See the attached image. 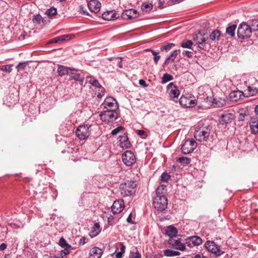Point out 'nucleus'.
Listing matches in <instances>:
<instances>
[{"instance_id": "1", "label": "nucleus", "mask_w": 258, "mask_h": 258, "mask_svg": "<svg viewBox=\"0 0 258 258\" xmlns=\"http://www.w3.org/2000/svg\"><path fill=\"white\" fill-rule=\"evenodd\" d=\"M212 126L204 125L199 123L195 128L194 133L195 138L199 142H207L210 139Z\"/></svg>"}, {"instance_id": "2", "label": "nucleus", "mask_w": 258, "mask_h": 258, "mask_svg": "<svg viewBox=\"0 0 258 258\" xmlns=\"http://www.w3.org/2000/svg\"><path fill=\"white\" fill-rule=\"evenodd\" d=\"M136 183L134 181H127L120 186V190L123 197L130 196L136 191Z\"/></svg>"}, {"instance_id": "3", "label": "nucleus", "mask_w": 258, "mask_h": 258, "mask_svg": "<svg viewBox=\"0 0 258 258\" xmlns=\"http://www.w3.org/2000/svg\"><path fill=\"white\" fill-rule=\"evenodd\" d=\"M167 199L165 196L154 197L153 204L154 208L158 211H164L167 208Z\"/></svg>"}, {"instance_id": "4", "label": "nucleus", "mask_w": 258, "mask_h": 258, "mask_svg": "<svg viewBox=\"0 0 258 258\" xmlns=\"http://www.w3.org/2000/svg\"><path fill=\"white\" fill-rule=\"evenodd\" d=\"M251 32L249 25L245 23H242L239 26L237 34L239 38L245 39L250 36Z\"/></svg>"}, {"instance_id": "5", "label": "nucleus", "mask_w": 258, "mask_h": 258, "mask_svg": "<svg viewBox=\"0 0 258 258\" xmlns=\"http://www.w3.org/2000/svg\"><path fill=\"white\" fill-rule=\"evenodd\" d=\"M116 110L106 109L100 114V119L103 121L110 122L114 121L117 118Z\"/></svg>"}, {"instance_id": "6", "label": "nucleus", "mask_w": 258, "mask_h": 258, "mask_svg": "<svg viewBox=\"0 0 258 258\" xmlns=\"http://www.w3.org/2000/svg\"><path fill=\"white\" fill-rule=\"evenodd\" d=\"M197 147V143L193 139L186 140L182 145L181 150L184 154L191 153Z\"/></svg>"}, {"instance_id": "7", "label": "nucleus", "mask_w": 258, "mask_h": 258, "mask_svg": "<svg viewBox=\"0 0 258 258\" xmlns=\"http://www.w3.org/2000/svg\"><path fill=\"white\" fill-rule=\"evenodd\" d=\"M205 246L209 251L213 253L216 257L223 253V251L220 249L219 246L217 245L214 241H206L205 244Z\"/></svg>"}, {"instance_id": "8", "label": "nucleus", "mask_w": 258, "mask_h": 258, "mask_svg": "<svg viewBox=\"0 0 258 258\" xmlns=\"http://www.w3.org/2000/svg\"><path fill=\"white\" fill-rule=\"evenodd\" d=\"M87 124L80 125L76 131V134L80 140H85L90 136L89 127Z\"/></svg>"}, {"instance_id": "9", "label": "nucleus", "mask_w": 258, "mask_h": 258, "mask_svg": "<svg viewBox=\"0 0 258 258\" xmlns=\"http://www.w3.org/2000/svg\"><path fill=\"white\" fill-rule=\"evenodd\" d=\"M179 103L181 105L186 108L193 107L197 104L196 100L193 96H186L184 95H182L180 97Z\"/></svg>"}, {"instance_id": "10", "label": "nucleus", "mask_w": 258, "mask_h": 258, "mask_svg": "<svg viewBox=\"0 0 258 258\" xmlns=\"http://www.w3.org/2000/svg\"><path fill=\"white\" fill-rule=\"evenodd\" d=\"M168 243L173 248L183 251L185 249V244L181 242V239L177 236L170 238Z\"/></svg>"}, {"instance_id": "11", "label": "nucleus", "mask_w": 258, "mask_h": 258, "mask_svg": "<svg viewBox=\"0 0 258 258\" xmlns=\"http://www.w3.org/2000/svg\"><path fill=\"white\" fill-rule=\"evenodd\" d=\"M123 162L126 166H130L136 162V158L134 153L131 151H126L122 155Z\"/></svg>"}, {"instance_id": "12", "label": "nucleus", "mask_w": 258, "mask_h": 258, "mask_svg": "<svg viewBox=\"0 0 258 258\" xmlns=\"http://www.w3.org/2000/svg\"><path fill=\"white\" fill-rule=\"evenodd\" d=\"M102 105L104 108L107 110H116L118 108V105L116 100L111 97L106 98Z\"/></svg>"}, {"instance_id": "13", "label": "nucleus", "mask_w": 258, "mask_h": 258, "mask_svg": "<svg viewBox=\"0 0 258 258\" xmlns=\"http://www.w3.org/2000/svg\"><path fill=\"white\" fill-rule=\"evenodd\" d=\"M234 118V115L232 113L226 112L220 115V123L221 125H227L232 122Z\"/></svg>"}, {"instance_id": "14", "label": "nucleus", "mask_w": 258, "mask_h": 258, "mask_svg": "<svg viewBox=\"0 0 258 258\" xmlns=\"http://www.w3.org/2000/svg\"><path fill=\"white\" fill-rule=\"evenodd\" d=\"M139 14L138 11L135 9L126 10L123 12L121 17L124 20H131L138 18Z\"/></svg>"}, {"instance_id": "15", "label": "nucleus", "mask_w": 258, "mask_h": 258, "mask_svg": "<svg viewBox=\"0 0 258 258\" xmlns=\"http://www.w3.org/2000/svg\"><path fill=\"white\" fill-rule=\"evenodd\" d=\"M88 2V7L90 11L97 13L100 10L101 3L97 0H86Z\"/></svg>"}, {"instance_id": "16", "label": "nucleus", "mask_w": 258, "mask_h": 258, "mask_svg": "<svg viewBox=\"0 0 258 258\" xmlns=\"http://www.w3.org/2000/svg\"><path fill=\"white\" fill-rule=\"evenodd\" d=\"M69 76L71 78L77 81H79L80 83H83L85 79V76L82 73H78V70H76L74 68H72L71 70V72L69 74Z\"/></svg>"}, {"instance_id": "17", "label": "nucleus", "mask_w": 258, "mask_h": 258, "mask_svg": "<svg viewBox=\"0 0 258 258\" xmlns=\"http://www.w3.org/2000/svg\"><path fill=\"white\" fill-rule=\"evenodd\" d=\"M124 202L122 200H118L114 202L112 207L111 210L114 214L120 213L124 208Z\"/></svg>"}, {"instance_id": "18", "label": "nucleus", "mask_w": 258, "mask_h": 258, "mask_svg": "<svg viewBox=\"0 0 258 258\" xmlns=\"http://www.w3.org/2000/svg\"><path fill=\"white\" fill-rule=\"evenodd\" d=\"M167 92L171 98H177L179 95L177 87L173 83H170L167 87Z\"/></svg>"}, {"instance_id": "19", "label": "nucleus", "mask_w": 258, "mask_h": 258, "mask_svg": "<svg viewBox=\"0 0 258 258\" xmlns=\"http://www.w3.org/2000/svg\"><path fill=\"white\" fill-rule=\"evenodd\" d=\"M194 40L199 44V47L200 48H202L204 43H205L208 39L207 35L205 33H202L199 32V35H196L194 36Z\"/></svg>"}, {"instance_id": "20", "label": "nucleus", "mask_w": 258, "mask_h": 258, "mask_svg": "<svg viewBox=\"0 0 258 258\" xmlns=\"http://www.w3.org/2000/svg\"><path fill=\"white\" fill-rule=\"evenodd\" d=\"M118 17L119 14L116 13L113 11L105 12L102 15V19L107 21L114 20Z\"/></svg>"}, {"instance_id": "21", "label": "nucleus", "mask_w": 258, "mask_h": 258, "mask_svg": "<svg viewBox=\"0 0 258 258\" xmlns=\"http://www.w3.org/2000/svg\"><path fill=\"white\" fill-rule=\"evenodd\" d=\"M243 96H245V93L241 91H234L229 94V98L231 101L237 102L239 100L241 99Z\"/></svg>"}, {"instance_id": "22", "label": "nucleus", "mask_w": 258, "mask_h": 258, "mask_svg": "<svg viewBox=\"0 0 258 258\" xmlns=\"http://www.w3.org/2000/svg\"><path fill=\"white\" fill-rule=\"evenodd\" d=\"M103 253L102 249L94 247L90 250L89 258H101Z\"/></svg>"}, {"instance_id": "23", "label": "nucleus", "mask_w": 258, "mask_h": 258, "mask_svg": "<svg viewBox=\"0 0 258 258\" xmlns=\"http://www.w3.org/2000/svg\"><path fill=\"white\" fill-rule=\"evenodd\" d=\"M119 138V145L121 148L128 149L130 147L131 144L128 141V139L126 135L124 134L123 136H120Z\"/></svg>"}, {"instance_id": "24", "label": "nucleus", "mask_w": 258, "mask_h": 258, "mask_svg": "<svg viewBox=\"0 0 258 258\" xmlns=\"http://www.w3.org/2000/svg\"><path fill=\"white\" fill-rule=\"evenodd\" d=\"M202 242V239L200 237L197 236L190 237L186 239V243L189 245L192 244L194 246H198L201 244Z\"/></svg>"}, {"instance_id": "25", "label": "nucleus", "mask_w": 258, "mask_h": 258, "mask_svg": "<svg viewBox=\"0 0 258 258\" xmlns=\"http://www.w3.org/2000/svg\"><path fill=\"white\" fill-rule=\"evenodd\" d=\"M250 126L252 133L254 134L258 133V118L257 117L251 118Z\"/></svg>"}, {"instance_id": "26", "label": "nucleus", "mask_w": 258, "mask_h": 258, "mask_svg": "<svg viewBox=\"0 0 258 258\" xmlns=\"http://www.w3.org/2000/svg\"><path fill=\"white\" fill-rule=\"evenodd\" d=\"M165 234L169 236L170 238L174 237L176 236L177 230L175 227L170 225L166 228Z\"/></svg>"}, {"instance_id": "27", "label": "nucleus", "mask_w": 258, "mask_h": 258, "mask_svg": "<svg viewBox=\"0 0 258 258\" xmlns=\"http://www.w3.org/2000/svg\"><path fill=\"white\" fill-rule=\"evenodd\" d=\"M180 52V49L174 50L171 51L169 55L166 58L164 63H169L173 62L176 57L177 53Z\"/></svg>"}, {"instance_id": "28", "label": "nucleus", "mask_w": 258, "mask_h": 258, "mask_svg": "<svg viewBox=\"0 0 258 258\" xmlns=\"http://www.w3.org/2000/svg\"><path fill=\"white\" fill-rule=\"evenodd\" d=\"M72 68L66 67L62 65H59L57 69V73L60 76H63L65 75L69 76V74L71 72Z\"/></svg>"}, {"instance_id": "29", "label": "nucleus", "mask_w": 258, "mask_h": 258, "mask_svg": "<svg viewBox=\"0 0 258 258\" xmlns=\"http://www.w3.org/2000/svg\"><path fill=\"white\" fill-rule=\"evenodd\" d=\"M213 104L216 107H222L226 104V101L221 97H215L212 101Z\"/></svg>"}, {"instance_id": "30", "label": "nucleus", "mask_w": 258, "mask_h": 258, "mask_svg": "<svg viewBox=\"0 0 258 258\" xmlns=\"http://www.w3.org/2000/svg\"><path fill=\"white\" fill-rule=\"evenodd\" d=\"M100 231L101 229L99 224L95 223L91 230L90 235L91 237H95L99 234Z\"/></svg>"}, {"instance_id": "31", "label": "nucleus", "mask_w": 258, "mask_h": 258, "mask_svg": "<svg viewBox=\"0 0 258 258\" xmlns=\"http://www.w3.org/2000/svg\"><path fill=\"white\" fill-rule=\"evenodd\" d=\"M245 92V96L248 97L255 95L257 93L258 90L255 88H252L250 86H248Z\"/></svg>"}, {"instance_id": "32", "label": "nucleus", "mask_w": 258, "mask_h": 258, "mask_svg": "<svg viewBox=\"0 0 258 258\" xmlns=\"http://www.w3.org/2000/svg\"><path fill=\"white\" fill-rule=\"evenodd\" d=\"M193 45L192 42L188 39L183 40L180 44V45L182 47L184 48L191 49L192 46Z\"/></svg>"}, {"instance_id": "33", "label": "nucleus", "mask_w": 258, "mask_h": 258, "mask_svg": "<svg viewBox=\"0 0 258 258\" xmlns=\"http://www.w3.org/2000/svg\"><path fill=\"white\" fill-rule=\"evenodd\" d=\"M236 28V25L232 24L229 25L226 30V33L230 36H233L235 35V31Z\"/></svg>"}, {"instance_id": "34", "label": "nucleus", "mask_w": 258, "mask_h": 258, "mask_svg": "<svg viewBox=\"0 0 258 258\" xmlns=\"http://www.w3.org/2000/svg\"><path fill=\"white\" fill-rule=\"evenodd\" d=\"M251 31H258V19L252 20L249 22V25Z\"/></svg>"}, {"instance_id": "35", "label": "nucleus", "mask_w": 258, "mask_h": 258, "mask_svg": "<svg viewBox=\"0 0 258 258\" xmlns=\"http://www.w3.org/2000/svg\"><path fill=\"white\" fill-rule=\"evenodd\" d=\"M166 187L163 185L159 186L156 190V196L155 197H159L160 196H165V188Z\"/></svg>"}, {"instance_id": "36", "label": "nucleus", "mask_w": 258, "mask_h": 258, "mask_svg": "<svg viewBox=\"0 0 258 258\" xmlns=\"http://www.w3.org/2000/svg\"><path fill=\"white\" fill-rule=\"evenodd\" d=\"M220 36V32L219 31L216 30L212 32V33L210 34L209 36V38L210 40L212 41H214L216 40H218Z\"/></svg>"}, {"instance_id": "37", "label": "nucleus", "mask_w": 258, "mask_h": 258, "mask_svg": "<svg viewBox=\"0 0 258 258\" xmlns=\"http://www.w3.org/2000/svg\"><path fill=\"white\" fill-rule=\"evenodd\" d=\"M180 254L179 252L170 249H166L164 250V254L166 256H173L178 255Z\"/></svg>"}, {"instance_id": "38", "label": "nucleus", "mask_w": 258, "mask_h": 258, "mask_svg": "<svg viewBox=\"0 0 258 258\" xmlns=\"http://www.w3.org/2000/svg\"><path fill=\"white\" fill-rule=\"evenodd\" d=\"M177 161L183 165H187L190 163V159L187 157L182 156L179 157L177 159Z\"/></svg>"}, {"instance_id": "39", "label": "nucleus", "mask_w": 258, "mask_h": 258, "mask_svg": "<svg viewBox=\"0 0 258 258\" xmlns=\"http://www.w3.org/2000/svg\"><path fill=\"white\" fill-rule=\"evenodd\" d=\"M153 6L151 3H144L142 6V10L146 12H149L153 9Z\"/></svg>"}, {"instance_id": "40", "label": "nucleus", "mask_w": 258, "mask_h": 258, "mask_svg": "<svg viewBox=\"0 0 258 258\" xmlns=\"http://www.w3.org/2000/svg\"><path fill=\"white\" fill-rule=\"evenodd\" d=\"M90 79L88 81L89 83L91 84L93 86L96 88H101V86L98 81L97 80L95 79L94 78L90 77L89 78Z\"/></svg>"}, {"instance_id": "41", "label": "nucleus", "mask_w": 258, "mask_h": 258, "mask_svg": "<svg viewBox=\"0 0 258 258\" xmlns=\"http://www.w3.org/2000/svg\"><path fill=\"white\" fill-rule=\"evenodd\" d=\"M59 245L62 248H71V245L68 244L64 238L61 237L59 241Z\"/></svg>"}, {"instance_id": "42", "label": "nucleus", "mask_w": 258, "mask_h": 258, "mask_svg": "<svg viewBox=\"0 0 258 258\" xmlns=\"http://www.w3.org/2000/svg\"><path fill=\"white\" fill-rule=\"evenodd\" d=\"M173 79V77L168 74H165L162 77L161 83L165 84Z\"/></svg>"}, {"instance_id": "43", "label": "nucleus", "mask_w": 258, "mask_h": 258, "mask_svg": "<svg viewBox=\"0 0 258 258\" xmlns=\"http://www.w3.org/2000/svg\"><path fill=\"white\" fill-rule=\"evenodd\" d=\"M175 46V44L172 43H168L164 45H162L160 47V50L161 51L164 50H169L171 49L172 47Z\"/></svg>"}, {"instance_id": "44", "label": "nucleus", "mask_w": 258, "mask_h": 258, "mask_svg": "<svg viewBox=\"0 0 258 258\" xmlns=\"http://www.w3.org/2000/svg\"><path fill=\"white\" fill-rule=\"evenodd\" d=\"M45 14L48 16H54L57 14V10L56 8L52 7L48 9L46 11Z\"/></svg>"}, {"instance_id": "45", "label": "nucleus", "mask_w": 258, "mask_h": 258, "mask_svg": "<svg viewBox=\"0 0 258 258\" xmlns=\"http://www.w3.org/2000/svg\"><path fill=\"white\" fill-rule=\"evenodd\" d=\"M42 20V17L40 15H34L32 19V21L34 23L39 24Z\"/></svg>"}, {"instance_id": "46", "label": "nucleus", "mask_w": 258, "mask_h": 258, "mask_svg": "<svg viewBox=\"0 0 258 258\" xmlns=\"http://www.w3.org/2000/svg\"><path fill=\"white\" fill-rule=\"evenodd\" d=\"M170 178V176L166 172H163L161 176V180L162 182H167Z\"/></svg>"}, {"instance_id": "47", "label": "nucleus", "mask_w": 258, "mask_h": 258, "mask_svg": "<svg viewBox=\"0 0 258 258\" xmlns=\"http://www.w3.org/2000/svg\"><path fill=\"white\" fill-rule=\"evenodd\" d=\"M64 248V249L61 250V251H60V258L63 257L66 255L69 254L71 252V251H70L71 248Z\"/></svg>"}, {"instance_id": "48", "label": "nucleus", "mask_w": 258, "mask_h": 258, "mask_svg": "<svg viewBox=\"0 0 258 258\" xmlns=\"http://www.w3.org/2000/svg\"><path fill=\"white\" fill-rule=\"evenodd\" d=\"M12 65H5L3 66L1 68V70L4 72H11L12 70Z\"/></svg>"}, {"instance_id": "49", "label": "nucleus", "mask_w": 258, "mask_h": 258, "mask_svg": "<svg viewBox=\"0 0 258 258\" xmlns=\"http://www.w3.org/2000/svg\"><path fill=\"white\" fill-rule=\"evenodd\" d=\"M123 129L124 128L122 126H119L112 131L111 135L113 136L116 135L118 133L122 131Z\"/></svg>"}, {"instance_id": "50", "label": "nucleus", "mask_w": 258, "mask_h": 258, "mask_svg": "<svg viewBox=\"0 0 258 258\" xmlns=\"http://www.w3.org/2000/svg\"><path fill=\"white\" fill-rule=\"evenodd\" d=\"M130 258H141V254L139 252H131L130 253Z\"/></svg>"}, {"instance_id": "51", "label": "nucleus", "mask_w": 258, "mask_h": 258, "mask_svg": "<svg viewBox=\"0 0 258 258\" xmlns=\"http://www.w3.org/2000/svg\"><path fill=\"white\" fill-rule=\"evenodd\" d=\"M182 54L183 55H186L189 58H191L193 56L194 53L190 51H183Z\"/></svg>"}, {"instance_id": "52", "label": "nucleus", "mask_w": 258, "mask_h": 258, "mask_svg": "<svg viewBox=\"0 0 258 258\" xmlns=\"http://www.w3.org/2000/svg\"><path fill=\"white\" fill-rule=\"evenodd\" d=\"M26 66V63L25 62H20L19 64L16 66V68L18 69V70H23Z\"/></svg>"}, {"instance_id": "53", "label": "nucleus", "mask_w": 258, "mask_h": 258, "mask_svg": "<svg viewBox=\"0 0 258 258\" xmlns=\"http://www.w3.org/2000/svg\"><path fill=\"white\" fill-rule=\"evenodd\" d=\"M79 10L84 15H89V13L87 12L86 10L84 9V7L83 6H80L79 7Z\"/></svg>"}, {"instance_id": "54", "label": "nucleus", "mask_w": 258, "mask_h": 258, "mask_svg": "<svg viewBox=\"0 0 258 258\" xmlns=\"http://www.w3.org/2000/svg\"><path fill=\"white\" fill-rule=\"evenodd\" d=\"M139 84L143 87H146L148 86L146 82L143 79H141L139 82Z\"/></svg>"}, {"instance_id": "55", "label": "nucleus", "mask_w": 258, "mask_h": 258, "mask_svg": "<svg viewBox=\"0 0 258 258\" xmlns=\"http://www.w3.org/2000/svg\"><path fill=\"white\" fill-rule=\"evenodd\" d=\"M245 116V114L244 113H240L239 114V116H238V120H239V121H243V120H244Z\"/></svg>"}, {"instance_id": "56", "label": "nucleus", "mask_w": 258, "mask_h": 258, "mask_svg": "<svg viewBox=\"0 0 258 258\" xmlns=\"http://www.w3.org/2000/svg\"><path fill=\"white\" fill-rule=\"evenodd\" d=\"M126 221L129 223H131V224H134V222L132 220V213L130 214V215H128V217L126 219Z\"/></svg>"}, {"instance_id": "57", "label": "nucleus", "mask_w": 258, "mask_h": 258, "mask_svg": "<svg viewBox=\"0 0 258 258\" xmlns=\"http://www.w3.org/2000/svg\"><path fill=\"white\" fill-rule=\"evenodd\" d=\"M86 243V238L83 237H82L80 240H79V244L81 245H84L85 244V243Z\"/></svg>"}, {"instance_id": "58", "label": "nucleus", "mask_w": 258, "mask_h": 258, "mask_svg": "<svg viewBox=\"0 0 258 258\" xmlns=\"http://www.w3.org/2000/svg\"><path fill=\"white\" fill-rule=\"evenodd\" d=\"M59 41H63L66 40L67 38V36H66V35H61L59 37H58Z\"/></svg>"}, {"instance_id": "59", "label": "nucleus", "mask_w": 258, "mask_h": 258, "mask_svg": "<svg viewBox=\"0 0 258 258\" xmlns=\"http://www.w3.org/2000/svg\"><path fill=\"white\" fill-rule=\"evenodd\" d=\"M7 245L6 244L3 243L0 245V251H2L6 249Z\"/></svg>"}, {"instance_id": "60", "label": "nucleus", "mask_w": 258, "mask_h": 258, "mask_svg": "<svg viewBox=\"0 0 258 258\" xmlns=\"http://www.w3.org/2000/svg\"><path fill=\"white\" fill-rule=\"evenodd\" d=\"M120 251L119 252L123 254L125 252V246L122 243H120Z\"/></svg>"}, {"instance_id": "61", "label": "nucleus", "mask_w": 258, "mask_h": 258, "mask_svg": "<svg viewBox=\"0 0 258 258\" xmlns=\"http://www.w3.org/2000/svg\"><path fill=\"white\" fill-rule=\"evenodd\" d=\"M160 58V56L158 54L154 57V60L156 64H157Z\"/></svg>"}, {"instance_id": "62", "label": "nucleus", "mask_w": 258, "mask_h": 258, "mask_svg": "<svg viewBox=\"0 0 258 258\" xmlns=\"http://www.w3.org/2000/svg\"><path fill=\"white\" fill-rule=\"evenodd\" d=\"M58 42H59L58 38V37H56V38L52 39L51 40H50L49 41V43H57Z\"/></svg>"}, {"instance_id": "63", "label": "nucleus", "mask_w": 258, "mask_h": 258, "mask_svg": "<svg viewBox=\"0 0 258 258\" xmlns=\"http://www.w3.org/2000/svg\"><path fill=\"white\" fill-rule=\"evenodd\" d=\"M41 21L44 25H46L49 23V20L48 19H45L44 18H42Z\"/></svg>"}, {"instance_id": "64", "label": "nucleus", "mask_w": 258, "mask_h": 258, "mask_svg": "<svg viewBox=\"0 0 258 258\" xmlns=\"http://www.w3.org/2000/svg\"><path fill=\"white\" fill-rule=\"evenodd\" d=\"M145 134V132L144 130H138V135L142 136Z\"/></svg>"}]
</instances>
